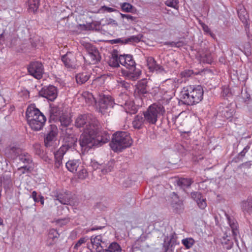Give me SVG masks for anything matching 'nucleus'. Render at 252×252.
I'll list each match as a JSON object with an SVG mask.
<instances>
[{
	"instance_id": "obj_48",
	"label": "nucleus",
	"mask_w": 252,
	"mask_h": 252,
	"mask_svg": "<svg viewBox=\"0 0 252 252\" xmlns=\"http://www.w3.org/2000/svg\"><path fill=\"white\" fill-rule=\"evenodd\" d=\"M86 242V239L85 238H80L75 245L74 248L75 249H78V248L81 246L83 244H84Z\"/></svg>"
},
{
	"instance_id": "obj_13",
	"label": "nucleus",
	"mask_w": 252,
	"mask_h": 252,
	"mask_svg": "<svg viewBox=\"0 0 252 252\" xmlns=\"http://www.w3.org/2000/svg\"><path fill=\"white\" fill-rule=\"evenodd\" d=\"M86 49L88 52L87 58L90 60L91 63L96 64L100 61L101 57L98 50L95 47L89 44L87 45Z\"/></svg>"
},
{
	"instance_id": "obj_47",
	"label": "nucleus",
	"mask_w": 252,
	"mask_h": 252,
	"mask_svg": "<svg viewBox=\"0 0 252 252\" xmlns=\"http://www.w3.org/2000/svg\"><path fill=\"white\" fill-rule=\"evenodd\" d=\"M192 74V70H185L181 73V76H182V77L187 78L190 77Z\"/></svg>"
},
{
	"instance_id": "obj_45",
	"label": "nucleus",
	"mask_w": 252,
	"mask_h": 252,
	"mask_svg": "<svg viewBox=\"0 0 252 252\" xmlns=\"http://www.w3.org/2000/svg\"><path fill=\"white\" fill-rule=\"evenodd\" d=\"M178 3V0H168L165 1V4L174 8H176L177 4Z\"/></svg>"
},
{
	"instance_id": "obj_40",
	"label": "nucleus",
	"mask_w": 252,
	"mask_h": 252,
	"mask_svg": "<svg viewBox=\"0 0 252 252\" xmlns=\"http://www.w3.org/2000/svg\"><path fill=\"white\" fill-rule=\"evenodd\" d=\"M202 61L207 63H211L212 62V57L210 53H206L201 55Z\"/></svg>"
},
{
	"instance_id": "obj_57",
	"label": "nucleus",
	"mask_w": 252,
	"mask_h": 252,
	"mask_svg": "<svg viewBox=\"0 0 252 252\" xmlns=\"http://www.w3.org/2000/svg\"><path fill=\"white\" fill-rule=\"evenodd\" d=\"M39 201L40 202V203L41 205H44V197L42 195H39Z\"/></svg>"
},
{
	"instance_id": "obj_58",
	"label": "nucleus",
	"mask_w": 252,
	"mask_h": 252,
	"mask_svg": "<svg viewBox=\"0 0 252 252\" xmlns=\"http://www.w3.org/2000/svg\"><path fill=\"white\" fill-rule=\"evenodd\" d=\"M36 197H37V192L35 191H33L32 192V197L33 200H35L36 198Z\"/></svg>"
},
{
	"instance_id": "obj_60",
	"label": "nucleus",
	"mask_w": 252,
	"mask_h": 252,
	"mask_svg": "<svg viewBox=\"0 0 252 252\" xmlns=\"http://www.w3.org/2000/svg\"><path fill=\"white\" fill-rule=\"evenodd\" d=\"M34 202H37L39 201V200H38V198H37V197H36V198L35 199V200H33Z\"/></svg>"
},
{
	"instance_id": "obj_7",
	"label": "nucleus",
	"mask_w": 252,
	"mask_h": 252,
	"mask_svg": "<svg viewBox=\"0 0 252 252\" xmlns=\"http://www.w3.org/2000/svg\"><path fill=\"white\" fill-rule=\"evenodd\" d=\"M95 124V128H98V122L95 118H92L91 116L88 114L79 115L75 121V126L79 128H82L83 131L86 128L91 129V126L94 125L93 123Z\"/></svg>"
},
{
	"instance_id": "obj_61",
	"label": "nucleus",
	"mask_w": 252,
	"mask_h": 252,
	"mask_svg": "<svg viewBox=\"0 0 252 252\" xmlns=\"http://www.w3.org/2000/svg\"><path fill=\"white\" fill-rule=\"evenodd\" d=\"M98 252H108L105 251L104 250L102 249V251H99Z\"/></svg>"
},
{
	"instance_id": "obj_33",
	"label": "nucleus",
	"mask_w": 252,
	"mask_h": 252,
	"mask_svg": "<svg viewBox=\"0 0 252 252\" xmlns=\"http://www.w3.org/2000/svg\"><path fill=\"white\" fill-rule=\"evenodd\" d=\"M114 166V161H110L105 165H102L101 169V174L104 175L108 172H111Z\"/></svg>"
},
{
	"instance_id": "obj_55",
	"label": "nucleus",
	"mask_w": 252,
	"mask_h": 252,
	"mask_svg": "<svg viewBox=\"0 0 252 252\" xmlns=\"http://www.w3.org/2000/svg\"><path fill=\"white\" fill-rule=\"evenodd\" d=\"M101 9H103L104 11H106L108 12H114V11H115L117 10L116 9H115L114 8L107 7L106 6H102Z\"/></svg>"
},
{
	"instance_id": "obj_51",
	"label": "nucleus",
	"mask_w": 252,
	"mask_h": 252,
	"mask_svg": "<svg viewBox=\"0 0 252 252\" xmlns=\"http://www.w3.org/2000/svg\"><path fill=\"white\" fill-rule=\"evenodd\" d=\"M119 85L122 87L125 88L126 90H128L130 87V84L125 81H121L119 83Z\"/></svg>"
},
{
	"instance_id": "obj_19",
	"label": "nucleus",
	"mask_w": 252,
	"mask_h": 252,
	"mask_svg": "<svg viewBox=\"0 0 252 252\" xmlns=\"http://www.w3.org/2000/svg\"><path fill=\"white\" fill-rule=\"evenodd\" d=\"M191 198L196 201L198 206L201 209H205L207 206L206 199L204 198L199 192H193L191 193Z\"/></svg>"
},
{
	"instance_id": "obj_36",
	"label": "nucleus",
	"mask_w": 252,
	"mask_h": 252,
	"mask_svg": "<svg viewBox=\"0 0 252 252\" xmlns=\"http://www.w3.org/2000/svg\"><path fill=\"white\" fill-rule=\"evenodd\" d=\"M78 169L79 171L77 173L78 178L82 180L86 179L88 176V173L86 169L84 168L83 166H80Z\"/></svg>"
},
{
	"instance_id": "obj_32",
	"label": "nucleus",
	"mask_w": 252,
	"mask_h": 252,
	"mask_svg": "<svg viewBox=\"0 0 252 252\" xmlns=\"http://www.w3.org/2000/svg\"><path fill=\"white\" fill-rule=\"evenodd\" d=\"M19 159L24 164H29L32 162V159L30 155L23 152L19 155Z\"/></svg>"
},
{
	"instance_id": "obj_1",
	"label": "nucleus",
	"mask_w": 252,
	"mask_h": 252,
	"mask_svg": "<svg viewBox=\"0 0 252 252\" xmlns=\"http://www.w3.org/2000/svg\"><path fill=\"white\" fill-rule=\"evenodd\" d=\"M94 122L91 129L86 128L79 138L80 145L85 151L92 148L101 146L107 143L110 139L109 135L105 131L97 134L98 128H95V121Z\"/></svg>"
},
{
	"instance_id": "obj_53",
	"label": "nucleus",
	"mask_w": 252,
	"mask_h": 252,
	"mask_svg": "<svg viewBox=\"0 0 252 252\" xmlns=\"http://www.w3.org/2000/svg\"><path fill=\"white\" fill-rule=\"evenodd\" d=\"M244 52L247 56H249L252 54L251 47L249 44H248L247 47L244 48Z\"/></svg>"
},
{
	"instance_id": "obj_17",
	"label": "nucleus",
	"mask_w": 252,
	"mask_h": 252,
	"mask_svg": "<svg viewBox=\"0 0 252 252\" xmlns=\"http://www.w3.org/2000/svg\"><path fill=\"white\" fill-rule=\"evenodd\" d=\"M62 61L64 66L67 68H74L75 66L76 58L75 55L71 52H67L66 54L62 57Z\"/></svg>"
},
{
	"instance_id": "obj_31",
	"label": "nucleus",
	"mask_w": 252,
	"mask_h": 252,
	"mask_svg": "<svg viewBox=\"0 0 252 252\" xmlns=\"http://www.w3.org/2000/svg\"><path fill=\"white\" fill-rule=\"evenodd\" d=\"M108 63L109 65L117 67L119 66V56H118V55L116 54H113L112 55L111 58L109 59Z\"/></svg>"
},
{
	"instance_id": "obj_62",
	"label": "nucleus",
	"mask_w": 252,
	"mask_h": 252,
	"mask_svg": "<svg viewBox=\"0 0 252 252\" xmlns=\"http://www.w3.org/2000/svg\"><path fill=\"white\" fill-rule=\"evenodd\" d=\"M45 161H47L48 160H50L49 158H48V157H46L45 159H44Z\"/></svg>"
},
{
	"instance_id": "obj_24",
	"label": "nucleus",
	"mask_w": 252,
	"mask_h": 252,
	"mask_svg": "<svg viewBox=\"0 0 252 252\" xmlns=\"http://www.w3.org/2000/svg\"><path fill=\"white\" fill-rule=\"evenodd\" d=\"M55 196V199L58 200L61 203L64 205H71L70 198L67 194H57Z\"/></svg>"
},
{
	"instance_id": "obj_29",
	"label": "nucleus",
	"mask_w": 252,
	"mask_h": 252,
	"mask_svg": "<svg viewBox=\"0 0 252 252\" xmlns=\"http://www.w3.org/2000/svg\"><path fill=\"white\" fill-rule=\"evenodd\" d=\"M108 252H121L122 251L120 246L116 242L111 243L108 247L104 249Z\"/></svg>"
},
{
	"instance_id": "obj_54",
	"label": "nucleus",
	"mask_w": 252,
	"mask_h": 252,
	"mask_svg": "<svg viewBox=\"0 0 252 252\" xmlns=\"http://www.w3.org/2000/svg\"><path fill=\"white\" fill-rule=\"evenodd\" d=\"M250 145H248L247 146L245 147V148H244L243 150L239 154V155L241 157H244L245 154L248 152V151L250 149Z\"/></svg>"
},
{
	"instance_id": "obj_9",
	"label": "nucleus",
	"mask_w": 252,
	"mask_h": 252,
	"mask_svg": "<svg viewBox=\"0 0 252 252\" xmlns=\"http://www.w3.org/2000/svg\"><path fill=\"white\" fill-rule=\"evenodd\" d=\"M97 95L98 97L99 108L102 113L104 112L105 110L113 107L114 102L111 96L100 94H98Z\"/></svg>"
},
{
	"instance_id": "obj_52",
	"label": "nucleus",
	"mask_w": 252,
	"mask_h": 252,
	"mask_svg": "<svg viewBox=\"0 0 252 252\" xmlns=\"http://www.w3.org/2000/svg\"><path fill=\"white\" fill-rule=\"evenodd\" d=\"M92 166L95 170H100L102 169V165L99 164L97 162H92Z\"/></svg>"
},
{
	"instance_id": "obj_34",
	"label": "nucleus",
	"mask_w": 252,
	"mask_h": 252,
	"mask_svg": "<svg viewBox=\"0 0 252 252\" xmlns=\"http://www.w3.org/2000/svg\"><path fill=\"white\" fill-rule=\"evenodd\" d=\"M40 0H28L29 9L32 12L36 11L38 8Z\"/></svg>"
},
{
	"instance_id": "obj_42",
	"label": "nucleus",
	"mask_w": 252,
	"mask_h": 252,
	"mask_svg": "<svg viewBox=\"0 0 252 252\" xmlns=\"http://www.w3.org/2000/svg\"><path fill=\"white\" fill-rule=\"evenodd\" d=\"M182 120V117L181 114H180L177 116H175L173 117L171 119L172 122L176 125H181V120Z\"/></svg>"
},
{
	"instance_id": "obj_59",
	"label": "nucleus",
	"mask_w": 252,
	"mask_h": 252,
	"mask_svg": "<svg viewBox=\"0 0 252 252\" xmlns=\"http://www.w3.org/2000/svg\"><path fill=\"white\" fill-rule=\"evenodd\" d=\"M97 229H98L97 228L93 227L92 228H91V230L94 231V230H96Z\"/></svg>"
},
{
	"instance_id": "obj_5",
	"label": "nucleus",
	"mask_w": 252,
	"mask_h": 252,
	"mask_svg": "<svg viewBox=\"0 0 252 252\" xmlns=\"http://www.w3.org/2000/svg\"><path fill=\"white\" fill-rule=\"evenodd\" d=\"M132 143V140L128 133L126 131H117L113 135L110 145L114 152H120L130 147Z\"/></svg>"
},
{
	"instance_id": "obj_39",
	"label": "nucleus",
	"mask_w": 252,
	"mask_h": 252,
	"mask_svg": "<svg viewBox=\"0 0 252 252\" xmlns=\"http://www.w3.org/2000/svg\"><path fill=\"white\" fill-rule=\"evenodd\" d=\"M194 241L192 238H189L182 240V244L187 248H191L194 244Z\"/></svg>"
},
{
	"instance_id": "obj_37",
	"label": "nucleus",
	"mask_w": 252,
	"mask_h": 252,
	"mask_svg": "<svg viewBox=\"0 0 252 252\" xmlns=\"http://www.w3.org/2000/svg\"><path fill=\"white\" fill-rule=\"evenodd\" d=\"M128 96L125 94H121L118 98V102L121 106L127 105L128 103Z\"/></svg>"
},
{
	"instance_id": "obj_16",
	"label": "nucleus",
	"mask_w": 252,
	"mask_h": 252,
	"mask_svg": "<svg viewBox=\"0 0 252 252\" xmlns=\"http://www.w3.org/2000/svg\"><path fill=\"white\" fill-rule=\"evenodd\" d=\"M147 64L148 68L150 71H156L157 73L164 74L166 71L164 68L159 64H157L155 59L152 57H149L147 59Z\"/></svg>"
},
{
	"instance_id": "obj_21",
	"label": "nucleus",
	"mask_w": 252,
	"mask_h": 252,
	"mask_svg": "<svg viewBox=\"0 0 252 252\" xmlns=\"http://www.w3.org/2000/svg\"><path fill=\"white\" fill-rule=\"evenodd\" d=\"M227 220L229 226L231 229V232L233 238L236 242H237V236L239 234L238 230V223L236 220L231 219L230 217H227Z\"/></svg>"
},
{
	"instance_id": "obj_50",
	"label": "nucleus",
	"mask_w": 252,
	"mask_h": 252,
	"mask_svg": "<svg viewBox=\"0 0 252 252\" xmlns=\"http://www.w3.org/2000/svg\"><path fill=\"white\" fill-rule=\"evenodd\" d=\"M59 236L58 232L55 230H52L50 232L49 236L52 238L53 240L55 238H57Z\"/></svg>"
},
{
	"instance_id": "obj_28",
	"label": "nucleus",
	"mask_w": 252,
	"mask_h": 252,
	"mask_svg": "<svg viewBox=\"0 0 252 252\" xmlns=\"http://www.w3.org/2000/svg\"><path fill=\"white\" fill-rule=\"evenodd\" d=\"M90 77V75L88 73H80L76 75V80L78 84H82L87 81Z\"/></svg>"
},
{
	"instance_id": "obj_4",
	"label": "nucleus",
	"mask_w": 252,
	"mask_h": 252,
	"mask_svg": "<svg viewBox=\"0 0 252 252\" xmlns=\"http://www.w3.org/2000/svg\"><path fill=\"white\" fill-rule=\"evenodd\" d=\"M26 117L30 126L35 131L41 130L46 121L45 116L34 105H31L27 108Z\"/></svg>"
},
{
	"instance_id": "obj_63",
	"label": "nucleus",
	"mask_w": 252,
	"mask_h": 252,
	"mask_svg": "<svg viewBox=\"0 0 252 252\" xmlns=\"http://www.w3.org/2000/svg\"><path fill=\"white\" fill-rule=\"evenodd\" d=\"M65 220L66 222H67L69 221L68 219H65Z\"/></svg>"
},
{
	"instance_id": "obj_23",
	"label": "nucleus",
	"mask_w": 252,
	"mask_h": 252,
	"mask_svg": "<svg viewBox=\"0 0 252 252\" xmlns=\"http://www.w3.org/2000/svg\"><path fill=\"white\" fill-rule=\"evenodd\" d=\"M241 208L245 214H252V198H249L241 203Z\"/></svg>"
},
{
	"instance_id": "obj_56",
	"label": "nucleus",
	"mask_w": 252,
	"mask_h": 252,
	"mask_svg": "<svg viewBox=\"0 0 252 252\" xmlns=\"http://www.w3.org/2000/svg\"><path fill=\"white\" fill-rule=\"evenodd\" d=\"M173 194H174L173 197L175 198V199L176 200L175 201V204H177V203L181 204V202L179 200L177 195L176 194H175L174 192L173 193ZM172 205L174 206V203H172Z\"/></svg>"
},
{
	"instance_id": "obj_41",
	"label": "nucleus",
	"mask_w": 252,
	"mask_h": 252,
	"mask_svg": "<svg viewBox=\"0 0 252 252\" xmlns=\"http://www.w3.org/2000/svg\"><path fill=\"white\" fill-rule=\"evenodd\" d=\"M122 9L126 12H130L133 8V6L129 3L124 2L121 5Z\"/></svg>"
},
{
	"instance_id": "obj_30",
	"label": "nucleus",
	"mask_w": 252,
	"mask_h": 252,
	"mask_svg": "<svg viewBox=\"0 0 252 252\" xmlns=\"http://www.w3.org/2000/svg\"><path fill=\"white\" fill-rule=\"evenodd\" d=\"M144 121H145L144 117L143 118L142 115H138L135 117L132 124L134 128L139 129Z\"/></svg>"
},
{
	"instance_id": "obj_6",
	"label": "nucleus",
	"mask_w": 252,
	"mask_h": 252,
	"mask_svg": "<svg viewBox=\"0 0 252 252\" xmlns=\"http://www.w3.org/2000/svg\"><path fill=\"white\" fill-rule=\"evenodd\" d=\"M165 112L163 106L160 104H153L144 113L145 120L150 124H155L158 118Z\"/></svg>"
},
{
	"instance_id": "obj_26",
	"label": "nucleus",
	"mask_w": 252,
	"mask_h": 252,
	"mask_svg": "<svg viewBox=\"0 0 252 252\" xmlns=\"http://www.w3.org/2000/svg\"><path fill=\"white\" fill-rule=\"evenodd\" d=\"M220 113L222 117L226 119H229L231 118L233 115V114L234 113V109L230 106H227L223 108Z\"/></svg>"
},
{
	"instance_id": "obj_11",
	"label": "nucleus",
	"mask_w": 252,
	"mask_h": 252,
	"mask_svg": "<svg viewBox=\"0 0 252 252\" xmlns=\"http://www.w3.org/2000/svg\"><path fill=\"white\" fill-rule=\"evenodd\" d=\"M69 146L68 145H63L56 152L54 153L55 157V167L59 169L63 165V159L65 155Z\"/></svg>"
},
{
	"instance_id": "obj_64",
	"label": "nucleus",
	"mask_w": 252,
	"mask_h": 252,
	"mask_svg": "<svg viewBox=\"0 0 252 252\" xmlns=\"http://www.w3.org/2000/svg\"><path fill=\"white\" fill-rule=\"evenodd\" d=\"M23 167L26 168V166H23Z\"/></svg>"
},
{
	"instance_id": "obj_15",
	"label": "nucleus",
	"mask_w": 252,
	"mask_h": 252,
	"mask_svg": "<svg viewBox=\"0 0 252 252\" xmlns=\"http://www.w3.org/2000/svg\"><path fill=\"white\" fill-rule=\"evenodd\" d=\"M41 96L50 101L54 100L57 96V89L53 86H49L44 88L40 92Z\"/></svg>"
},
{
	"instance_id": "obj_49",
	"label": "nucleus",
	"mask_w": 252,
	"mask_h": 252,
	"mask_svg": "<svg viewBox=\"0 0 252 252\" xmlns=\"http://www.w3.org/2000/svg\"><path fill=\"white\" fill-rule=\"evenodd\" d=\"M199 24L201 25L204 32H206L207 33L211 34V30L207 25L201 21H199Z\"/></svg>"
},
{
	"instance_id": "obj_8",
	"label": "nucleus",
	"mask_w": 252,
	"mask_h": 252,
	"mask_svg": "<svg viewBox=\"0 0 252 252\" xmlns=\"http://www.w3.org/2000/svg\"><path fill=\"white\" fill-rule=\"evenodd\" d=\"M177 238L176 233L173 232L164 239L163 246L164 252H174L175 246L179 244V242L177 241Z\"/></svg>"
},
{
	"instance_id": "obj_43",
	"label": "nucleus",
	"mask_w": 252,
	"mask_h": 252,
	"mask_svg": "<svg viewBox=\"0 0 252 252\" xmlns=\"http://www.w3.org/2000/svg\"><path fill=\"white\" fill-rule=\"evenodd\" d=\"M60 121H61L62 125H63L65 126H68L71 123L70 118L66 117L65 116H63V117H61Z\"/></svg>"
},
{
	"instance_id": "obj_35",
	"label": "nucleus",
	"mask_w": 252,
	"mask_h": 252,
	"mask_svg": "<svg viewBox=\"0 0 252 252\" xmlns=\"http://www.w3.org/2000/svg\"><path fill=\"white\" fill-rule=\"evenodd\" d=\"M193 183L191 179L181 178L179 180L178 185L183 188L189 187Z\"/></svg>"
},
{
	"instance_id": "obj_3",
	"label": "nucleus",
	"mask_w": 252,
	"mask_h": 252,
	"mask_svg": "<svg viewBox=\"0 0 252 252\" xmlns=\"http://www.w3.org/2000/svg\"><path fill=\"white\" fill-rule=\"evenodd\" d=\"M120 63L126 67L122 71L123 76L127 80L135 81L139 78L141 70L136 68V63L130 55H121L119 56Z\"/></svg>"
},
{
	"instance_id": "obj_20",
	"label": "nucleus",
	"mask_w": 252,
	"mask_h": 252,
	"mask_svg": "<svg viewBox=\"0 0 252 252\" xmlns=\"http://www.w3.org/2000/svg\"><path fill=\"white\" fill-rule=\"evenodd\" d=\"M142 35H133L129 38L126 39H122V38H118L116 39H113L111 41L112 43L115 44L121 43L122 44H126L129 42H138L140 41Z\"/></svg>"
},
{
	"instance_id": "obj_22",
	"label": "nucleus",
	"mask_w": 252,
	"mask_h": 252,
	"mask_svg": "<svg viewBox=\"0 0 252 252\" xmlns=\"http://www.w3.org/2000/svg\"><path fill=\"white\" fill-rule=\"evenodd\" d=\"M80 162L79 160L72 159L68 160L65 164L67 170L72 173H75L79 168Z\"/></svg>"
},
{
	"instance_id": "obj_38",
	"label": "nucleus",
	"mask_w": 252,
	"mask_h": 252,
	"mask_svg": "<svg viewBox=\"0 0 252 252\" xmlns=\"http://www.w3.org/2000/svg\"><path fill=\"white\" fill-rule=\"evenodd\" d=\"M123 18H126L130 24H134L137 22V18L129 14H121Z\"/></svg>"
},
{
	"instance_id": "obj_18",
	"label": "nucleus",
	"mask_w": 252,
	"mask_h": 252,
	"mask_svg": "<svg viewBox=\"0 0 252 252\" xmlns=\"http://www.w3.org/2000/svg\"><path fill=\"white\" fill-rule=\"evenodd\" d=\"M91 241L93 248L96 250V252L106 248V243L102 241L101 235H97L94 237H92Z\"/></svg>"
},
{
	"instance_id": "obj_10",
	"label": "nucleus",
	"mask_w": 252,
	"mask_h": 252,
	"mask_svg": "<svg viewBox=\"0 0 252 252\" xmlns=\"http://www.w3.org/2000/svg\"><path fill=\"white\" fill-rule=\"evenodd\" d=\"M28 71L34 78L39 79L42 77L43 74V65L38 62H32L28 67Z\"/></svg>"
},
{
	"instance_id": "obj_44",
	"label": "nucleus",
	"mask_w": 252,
	"mask_h": 252,
	"mask_svg": "<svg viewBox=\"0 0 252 252\" xmlns=\"http://www.w3.org/2000/svg\"><path fill=\"white\" fill-rule=\"evenodd\" d=\"M165 45H170L171 47H180L183 46V42L182 41H179L178 42H166L164 43Z\"/></svg>"
},
{
	"instance_id": "obj_2",
	"label": "nucleus",
	"mask_w": 252,
	"mask_h": 252,
	"mask_svg": "<svg viewBox=\"0 0 252 252\" xmlns=\"http://www.w3.org/2000/svg\"><path fill=\"white\" fill-rule=\"evenodd\" d=\"M203 94L201 86H188L184 87L180 92V99L183 104L192 105L201 101Z\"/></svg>"
},
{
	"instance_id": "obj_12",
	"label": "nucleus",
	"mask_w": 252,
	"mask_h": 252,
	"mask_svg": "<svg viewBox=\"0 0 252 252\" xmlns=\"http://www.w3.org/2000/svg\"><path fill=\"white\" fill-rule=\"evenodd\" d=\"M147 83L148 81L146 79H141L138 82L134 91V95L136 97L142 99L144 95L148 93Z\"/></svg>"
},
{
	"instance_id": "obj_27",
	"label": "nucleus",
	"mask_w": 252,
	"mask_h": 252,
	"mask_svg": "<svg viewBox=\"0 0 252 252\" xmlns=\"http://www.w3.org/2000/svg\"><path fill=\"white\" fill-rule=\"evenodd\" d=\"M6 151V153H8L11 155V158H13L19 157L20 154L22 152V151L20 148L15 146H10L7 148Z\"/></svg>"
},
{
	"instance_id": "obj_25",
	"label": "nucleus",
	"mask_w": 252,
	"mask_h": 252,
	"mask_svg": "<svg viewBox=\"0 0 252 252\" xmlns=\"http://www.w3.org/2000/svg\"><path fill=\"white\" fill-rule=\"evenodd\" d=\"M84 97L85 101L89 105H94L96 104L97 100H98V97H95L92 93H85Z\"/></svg>"
},
{
	"instance_id": "obj_46",
	"label": "nucleus",
	"mask_w": 252,
	"mask_h": 252,
	"mask_svg": "<svg viewBox=\"0 0 252 252\" xmlns=\"http://www.w3.org/2000/svg\"><path fill=\"white\" fill-rule=\"evenodd\" d=\"M238 14L239 17V18L240 20L243 22H245L247 21V17L246 15H247V13L246 11H245L244 10H240L238 11Z\"/></svg>"
},
{
	"instance_id": "obj_14",
	"label": "nucleus",
	"mask_w": 252,
	"mask_h": 252,
	"mask_svg": "<svg viewBox=\"0 0 252 252\" xmlns=\"http://www.w3.org/2000/svg\"><path fill=\"white\" fill-rule=\"evenodd\" d=\"M58 133V129L55 125H50V129L44 138L45 146L51 147L54 146L55 139Z\"/></svg>"
}]
</instances>
